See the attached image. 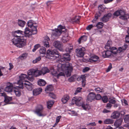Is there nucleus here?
Instances as JSON below:
<instances>
[{
	"instance_id": "4",
	"label": "nucleus",
	"mask_w": 129,
	"mask_h": 129,
	"mask_svg": "<svg viewBox=\"0 0 129 129\" xmlns=\"http://www.w3.org/2000/svg\"><path fill=\"white\" fill-rule=\"evenodd\" d=\"M82 99V98L80 97H74L72 99V102L73 104H75L77 106H81L84 109L86 110L88 105L87 104H85L83 102L81 103L80 102Z\"/></svg>"
},
{
	"instance_id": "26",
	"label": "nucleus",
	"mask_w": 129,
	"mask_h": 129,
	"mask_svg": "<svg viewBox=\"0 0 129 129\" xmlns=\"http://www.w3.org/2000/svg\"><path fill=\"white\" fill-rule=\"evenodd\" d=\"M87 39V36L86 35H84L81 36L79 39L78 42L79 44L81 43V41H86Z\"/></svg>"
},
{
	"instance_id": "13",
	"label": "nucleus",
	"mask_w": 129,
	"mask_h": 129,
	"mask_svg": "<svg viewBox=\"0 0 129 129\" xmlns=\"http://www.w3.org/2000/svg\"><path fill=\"white\" fill-rule=\"evenodd\" d=\"M13 84L10 82L7 83V86L5 88V90L7 92H12L13 90Z\"/></svg>"
},
{
	"instance_id": "44",
	"label": "nucleus",
	"mask_w": 129,
	"mask_h": 129,
	"mask_svg": "<svg viewBox=\"0 0 129 129\" xmlns=\"http://www.w3.org/2000/svg\"><path fill=\"white\" fill-rule=\"evenodd\" d=\"M39 52L40 54L45 55L46 53V49H40Z\"/></svg>"
},
{
	"instance_id": "12",
	"label": "nucleus",
	"mask_w": 129,
	"mask_h": 129,
	"mask_svg": "<svg viewBox=\"0 0 129 129\" xmlns=\"http://www.w3.org/2000/svg\"><path fill=\"white\" fill-rule=\"evenodd\" d=\"M99 59V58L98 56L94 54H91L88 61L91 62H94L98 61Z\"/></svg>"
},
{
	"instance_id": "29",
	"label": "nucleus",
	"mask_w": 129,
	"mask_h": 129,
	"mask_svg": "<svg viewBox=\"0 0 129 129\" xmlns=\"http://www.w3.org/2000/svg\"><path fill=\"white\" fill-rule=\"evenodd\" d=\"M46 83L45 81L41 79H39L38 81V85L40 86H44L46 84Z\"/></svg>"
},
{
	"instance_id": "42",
	"label": "nucleus",
	"mask_w": 129,
	"mask_h": 129,
	"mask_svg": "<svg viewBox=\"0 0 129 129\" xmlns=\"http://www.w3.org/2000/svg\"><path fill=\"white\" fill-rule=\"evenodd\" d=\"M12 100L11 97L6 96L5 97L4 101L5 103H8L9 102Z\"/></svg>"
},
{
	"instance_id": "33",
	"label": "nucleus",
	"mask_w": 129,
	"mask_h": 129,
	"mask_svg": "<svg viewBox=\"0 0 129 129\" xmlns=\"http://www.w3.org/2000/svg\"><path fill=\"white\" fill-rule=\"evenodd\" d=\"M25 22L23 20L18 19V25L21 27H23L25 25Z\"/></svg>"
},
{
	"instance_id": "35",
	"label": "nucleus",
	"mask_w": 129,
	"mask_h": 129,
	"mask_svg": "<svg viewBox=\"0 0 129 129\" xmlns=\"http://www.w3.org/2000/svg\"><path fill=\"white\" fill-rule=\"evenodd\" d=\"M54 103V101L53 100H50L47 102V107L48 108L50 109Z\"/></svg>"
},
{
	"instance_id": "32",
	"label": "nucleus",
	"mask_w": 129,
	"mask_h": 129,
	"mask_svg": "<svg viewBox=\"0 0 129 129\" xmlns=\"http://www.w3.org/2000/svg\"><path fill=\"white\" fill-rule=\"evenodd\" d=\"M45 40H46L47 42H46L45 41L44 42V43H43V45L44 46L46 47L47 48H49V43L48 41L50 40V39L49 37L47 36L45 37Z\"/></svg>"
},
{
	"instance_id": "53",
	"label": "nucleus",
	"mask_w": 129,
	"mask_h": 129,
	"mask_svg": "<svg viewBox=\"0 0 129 129\" xmlns=\"http://www.w3.org/2000/svg\"><path fill=\"white\" fill-rule=\"evenodd\" d=\"M102 56L104 58L108 57L106 51H104L102 53Z\"/></svg>"
},
{
	"instance_id": "14",
	"label": "nucleus",
	"mask_w": 129,
	"mask_h": 129,
	"mask_svg": "<svg viewBox=\"0 0 129 129\" xmlns=\"http://www.w3.org/2000/svg\"><path fill=\"white\" fill-rule=\"evenodd\" d=\"M112 14L109 13L105 15L100 20L103 22H106L108 21L110 18L111 17Z\"/></svg>"
},
{
	"instance_id": "55",
	"label": "nucleus",
	"mask_w": 129,
	"mask_h": 129,
	"mask_svg": "<svg viewBox=\"0 0 129 129\" xmlns=\"http://www.w3.org/2000/svg\"><path fill=\"white\" fill-rule=\"evenodd\" d=\"M125 42L127 43H129V35H126L125 37Z\"/></svg>"
},
{
	"instance_id": "24",
	"label": "nucleus",
	"mask_w": 129,
	"mask_h": 129,
	"mask_svg": "<svg viewBox=\"0 0 129 129\" xmlns=\"http://www.w3.org/2000/svg\"><path fill=\"white\" fill-rule=\"evenodd\" d=\"M49 71L50 70L49 69L45 67H43L41 70L40 71L41 75L42 74L44 75L47 73H49Z\"/></svg>"
},
{
	"instance_id": "30",
	"label": "nucleus",
	"mask_w": 129,
	"mask_h": 129,
	"mask_svg": "<svg viewBox=\"0 0 129 129\" xmlns=\"http://www.w3.org/2000/svg\"><path fill=\"white\" fill-rule=\"evenodd\" d=\"M69 99L68 95H64L61 99V101L63 104H65L68 101Z\"/></svg>"
},
{
	"instance_id": "15",
	"label": "nucleus",
	"mask_w": 129,
	"mask_h": 129,
	"mask_svg": "<svg viewBox=\"0 0 129 129\" xmlns=\"http://www.w3.org/2000/svg\"><path fill=\"white\" fill-rule=\"evenodd\" d=\"M52 30L53 31L52 33V35L56 38H58L62 33L61 31L57 28L52 29Z\"/></svg>"
},
{
	"instance_id": "6",
	"label": "nucleus",
	"mask_w": 129,
	"mask_h": 129,
	"mask_svg": "<svg viewBox=\"0 0 129 129\" xmlns=\"http://www.w3.org/2000/svg\"><path fill=\"white\" fill-rule=\"evenodd\" d=\"M105 8L104 5H100L99 6L98 11L94 15V18L92 21L93 22H95L97 21L99 17L101 16V14L104 11Z\"/></svg>"
},
{
	"instance_id": "62",
	"label": "nucleus",
	"mask_w": 129,
	"mask_h": 129,
	"mask_svg": "<svg viewBox=\"0 0 129 129\" xmlns=\"http://www.w3.org/2000/svg\"><path fill=\"white\" fill-rule=\"evenodd\" d=\"M41 45L40 44H37L34 46V48H38L40 47Z\"/></svg>"
},
{
	"instance_id": "48",
	"label": "nucleus",
	"mask_w": 129,
	"mask_h": 129,
	"mask_svg": "<svg viewBox=\"0 0 129 129\" xmlns=\"http://www.w3.org/2000/svg\"><path fill=\"white\" fill-rule=\"evenodd\" d=\"M94 90L97 93H99L102 92V90L99 87L95 88L94 89Z\"/></svg>"
},
{
	"instance_id": "58",
	"label": "nucleus",
	"mask_w": 129,
	"mask_h": 129,
	"mask_svg": "<svg viewBox=\"0 0 129 129\" xmlns=\"http://www.w3.org/2000/svg\"><path fill=\"white\" fill-rule=\"evenodd\" d=\"M49 95L51 98L53 99H54L55 97L54 94L53 93H50Z\"/></svg>"
},
{
	"instance_id": "60",
	"label": "nucleus",
	"mask_w": 129,
	"mask_h": 129,
	"mask_svg": "<svg viewBox=\"0 0 129 129\" xmlns=\"http://www.w3.org/2000/svg\"><path fill=\"white\" fill-rule=\"evenodd\" d=\"M112 68V64L111 63H110L109 64V65L108 67V68L107 70V72H108L109 71H110Z\"/></svg>"
},
{
	"instance_id": "16",
	"label": "nucleus",
	"mask_w": 129,
	"mask_h": 129,
	"mask_svg": "<svg viewBox=\"0 0 129 129\" xmlns=\"http://www.w3.org/2000/svg\"><path fill=\"white\" fill-rule=\"evenodd\" d=\"M85 49H76V56L78 57H81L83 56L84 55V51Z\"/></svg>"
},
{
	"instance_id": "41",
	"label": "nucleus",
	"mask_w": 129,
	"mask_h": 129,
	"mask_svg": "<svg viewBox=\"0 0 129 129\" xmlns=\"http://www.w3.org/2000/svg\"><path fill=\"white\" fill-rule=\"evenodd\" d=\"M102 99L103 102L104 103H106L108 101L107 96H103L102 98Z\"/></svg>"
},
{
	"instance_id": "5",
	"label": "nucleus",
	"mask_w": 129,
	"mask_h": 129,
	"mask_svg": "<svg viewBox=\"0 0 129 129\" xmlns=\"http://www.w3.org/2000/svg\"><path fill=\"white\" fill-rule=\"evenodd\" d=\"M113 15L116 17L120 16L119 18L123 20H125L127 19L126 12L123 10H117L114 12Z\"/></svg>"
},
{
	"instance_id": "54",
	"label": "nucleus",
	"mask_w": 129,
	"mask_h": 129,
	"mask_svg": "<svg viewBox=\"0 0 129 129\" xmlns=\"http://www.w3.org/2000/svg\"><path fill=\"white\" fill-rule=\"evenodd\" d=\"M61 116H58L56 118V124H57L59 122L60 119L61 118Z\"/></svg>"
},
{
	"instance_id": "49",
	"label": "nucleus",
	"mask_w": 129,
	"mask_h": 129,
	"mask_svg": "<svg viewBox=\"0 0 129 129\" xmlns=\"http://www.w3.org/2000/svg\"><path fill=\"white\" fill-rule=\"evenodd\" d=\"M102 96L99 94H97L96 95H95V99L96 100H100L102 99Z\"/></svg>"
},
{
	"instance_id": "25",
	"label": "nucleus",
	"mask_w": 129,
	"mask_h": 129,
	"mask_svg": "<svg viewBox=\"0 0 129 129\" xmlns=\"http://www.w3.org/2000/svg\"><path fill=\"white\" fill-rule=\"evenodd\" d=\"M81 16H75L73 19L72 22L73 23H79L80 22Z\"/></svg>"
},
{
	"instance_id": "37",
	"label": "nucleus",
	"mask_w": 129,
	"mask_h": 129,
	"mask_svg": "<svg viewBox=\"0 0 129 129\" xmlns=\"http://www.w3.org/2000/svg\"><path fill=\"white\" fill-rule=\"evenodd\" d=\"M37 26H36L35 27L31 28V34H30L35 35L37 33Z\"/></svg>"
},
{
	"instance_id": "20",
	"label": "nucleus",
	"mask_w": 129,
	"mask_h": 129,
	"mask_svg": "<svg viewBox=\"0 0 129 129\" xmlns=\"http://www.w3.org/2000/svg\"><path fill=\"white\" fill-rule=\"evenodd\" d=\"M42 89L41 88H37L34 89L33 90V94L34 96H36L39 95L42 92Z\"/></svg>"
},
{
	"instance_id": "43",
	"label": "nucleus",
	"mask_w": 129,
	"mask_h": 129,
	"mask_svg": "<svg viewBox=\"0 0 129 129\" xmlns=\"http://www.w3.org/2000/svg\"><path fill=\"white\" fill-rule=\"evenodd\" d=\"M124 120V122L125 123L127 124H129V115H126Z\"/></svg>"
},
{
	"instance_id": "51",
	"label": "nucleus",
	"mask_w": 129,
	"mask_h": 129,
	"mask_svg": "<svg viewBox=\"0 0 129 129\" xmlns=\"http://www.w3.org/2000/svg\"><path fill=\"white\" fill-rule=\"evenodd\" d=\"M90 70V68L88 67H86L84 68L82 70L83 72H86Z\"/></svg>"
},
{
	"instance_id": "40",
	"label": "nucleus",
	"mask_w": 129,
	"mask_h": 129,
	"mask_svg": "<svg viewBox=\"0 0 129 129\" xmlns=\"http://www.w3.org/2000/svg\"><path fill=\"white\" fill-rule=\"evenodd\" d=\"M108 101L109 103L112 104H115L116 102L115 98L112 97L109 98Z\"/></svg>"
},
{
	"instance_id": "9",
	"label": "nucleus",
	"mask_w": 129,
	"mask_h": 129,
	"mask_svg": "<svg viewBox=\"0 0 129 129\" xmlns=\"http://www.w3.org/2000/svg\"><path fill=\"white\" fill-rule=\"evenodd\" d=\"M28 75L27 76L26 74H22L19 76V80L18 81V83L19 85H22V83H25L27 82L26 79H28L30 80V79L28 78Z\"/></svg>"
},
{
	"instance_id": "23",
	"label": "nucleus",
	"mask_w": 129,
	"mask_h": 129,
	"mask_svg": "<svg viewBox=\"0 0 129 129\" xmlns=\"http://www.w3.org/2000/svg\"><path fill=\"white\" fill-rule=\"evenodd\" d=\"M122 121L123 119L121 118L117 120L114 123L115 126L117 127H118L121 125Z\"/></svg>"
},
{
	"instance_id": "50",
	"label": "nucleus",
	"mask_w": 129,
	"mask_h": 129,
	"mask_svg": "<svg viewBox=\"0 0 129 129\" xmlns=\"http://www.w3.org/2000/svg\"><path fill=\"white\" fill-rule=\"evenodd\" d=\"M69 40V39L65 37H63L62 39V42L64 43L66 42L67 41H68Z\"/></svg>"
},
{
	"instance_id": "59",
	"label": "nucleus",
	"mask_w": 129,
	"mask_h": 129,
	"mask_svg": "<svg viewBox=\"0 0 129 129\" xmlns=\"http://www.w3.org/2000/svg\"><path fill=\"white\" fill-rule=\"evenodd\" d=\"M112 106V105L110 103H108L107 104L106 107L107 108V109H109Z\"/></svg>"
},
{
	"instance_id": "27",
	"label": "nucleus",
	"mask_w": 129,
	"mask_h": 129,
	"mask_svg": "<svg viewBox=\"0 0 129 129\" xmlns=\"http://www.w3.org/2000/svg\"><path fill=\"white\" fill-rule=\"evenodd\" d=\"M65 28L66 27L65 26H62L61 25H60L58 26V28L57 29L60 31L61 33L63 32L65 33L66 32V29Z\"/></svg>"
},
{
	"instance_id": "38",
	"label": "nucleus",
	"mask_w": 129,
	"mask_h": 129,
	"mask_svg": "<svg viewBox=\"0 0 129 129\" xmlns=\"http://www.w3.org/2000/svg\"><path fill=\"white\" fill-rule=\"evenodd\" d=\"M104 25V24L101 22H99L95 26L97 27L98 29H101L103 28Z\"/></svg>"
},
{
	"instance_id": "63",
	"label": "nucleus",
	"mask_w": 129,
	"mask_h": 129,
	"mask_svg": "<svg viewBox=\"0 0 129 129\" xmlns=\"http://www.w3.org/2000/svg\"><path fill=\"white\" fill-rule=\"evenodd\" d=\"M9 64L10 67L9 69V70H10L13 68V66L11 63H9Z\"/></svg>"
},
{
	"instance_id": "45",
	"label": "nucleus",
	"mask_w": 129,
	"mask_h": 129,
	"mask_svg": "<svg viewBox=\"0 0 129 129\" xmlns=\"http://www.w3.org/2000/svg\"><path fill=\"white\" fill-rule=\"evenodd\" d=\"M41 59V57L40 56L36 58L35 59L33 60V62L34 63H36L40 60Z\"/></svg>"
},
{
	"instance_id": "61",
	"label": "nucleus",
	"mask_w": 129,
	"mask_h": 129,
	"mask_svg": "<svg viewBox=\"0 0 129 129\" xmlns=\"http://www.w3.org/2000/svg\"><path fill=\"white\" fill-rule=\"evenodd\" d=\"M113 0H104V2L105 4H107L112 2Z\"/></svg>"
},
{
	"instance_id": "11",
	"label": "nucleus",
	"mask_w": 129,
	"mask_h": 129,
	"mask_svg": "<svg viewBox=\"0 0 129 129\" xmlns=\"http://www.w3.org/2000/svg\"><path fill=\"white\" fill-rule=\"evenodd\" d=\"M22 85L23 87L25 86L27 89L29 90H32L33 87V85L31 83L29 82H26L25 83H22Z\"/></svg>"
},
{
	"instance_id": "7",
	"label": "nucleus",
	"mask_w": 129,
	"mask_h": 129,
	"mask_svg": "<svg viewBox=\"0 0 129 129\" xmlns=\"http://www.w3.org/2000/svg\"><path fill=\"white\" fill-rule=\"evenodd\" d=\"M109 51H106L108 57L113 56V54H115L117 53H119L123 51V50H125L126 49H110Z\"/></svg>"
},
{
	"instance_id": "8",
	"label": "nucleus",
	"mask_w": 129,
	"mask_h": 129,
	"mask_svg": "<svg viewBox=\"0 0 129 129\" xmlns=\"http://www.w3.org/2000/svg\"><path fill=\"white\" fill-rule=\"evenodd\" d=\"M43 109L42 106L41 105H39L36 109L35 112L39 116H44L47 115V114L43 110Z\"/></svg>"
},
{
	"instance_id": "64",
	"label": "nucleus",
	"mask_w": 129,
	"mask_h": 129,
	"mask_svg": "<svg viewBox=\"0 0 129 129\" xmlns=\"http://www.w3.org/2000/svg\"><path fill=\"white\" fill-rule=\"evenodd\" d=\"M110 112V111L106 109H104L103 111V112L104 113H108Z\"/></svg>"
},
{
	"instance_id": "56",
	"label": "nucleus",
	"mask_w": 129,
	"mask_h": 129,
	"mask_svg": "<svg viewBox=\"0 0 129 129\" xmlns=\"http://www.w3.org/2000/svg\"><path fill=\"white\" fill-rule=\"evenodd\" d=\"M96 125V124L95 122H93L88 123L87 124V125L89 126H94L95 125Z\"/></svg>"
},
{
	"instance_id": "18",
	"label": "nucleus",
	"mask_w": 129,
	"mask_h": 129,
	"mask_svg": "<svg viewBox=\"0 0 129 129\" xmlns=\"http://www.w3.org/2000/svg\"><path fill=\"white\" fill-rule=\"evenodd\" d=\"M95 94L93 92H91L88 95L87 100L91 102L92 100L95 99Z\"/></svg>"
},
{
	"instance_id": "1",
	"label": "nucleus",
	"mask_w": 129,
	"mask_h": 129,
	"mask_svg": "<svg viewBox=\"0 0 129 129\" xmlns=\"http://www.w3.org/2000/svg\"><path fill=\"white\" fill-rule=\"evenodd\" d=\"M73 49H66L67 53L63 54V56L61 57L59 52L56 50H52L50 49L47 50L46 52V58L48 59L54 60L60 58L59 61L66 63L63 64H60V68L58 67V70L62 71L65 73L67 77H69L71 75V72L73 70V68L71 64L68 62L71 59L69 53Z\"/></svg>"
},
{
	"instance_id": "19",
	"label": "nucleus",
	"mask_w": 129,
	"mask_h": 129,
	"mask_svg": "<svg viewBox=\"0 0 129 129\" xmlns=\"http://www.w3.org/2000/svg\"><path fill=\"white\" fill-rule=\"evenodd\" d=\"M58 67H59V68H60V66L59 65V66H58L57 70H58V71H62L63 72V71H62L58 70V69H59ZM63 72L64 73L61 72H60L58 74H57V72L56 71L55 72V73H54V74L52 73V75H53V76H57V78H59V77L60 76H64L65 74L66 75V74L63 71Z\"/></svg>"
},
{
	"instance_id": "39",
	"label": "nucleus",
	"mask_w": 129,
	"mask_h": 129,
	"mask_svg": "<svg viewBox=\"0 0 129 129\" xmlns=\"http://www.w3.org/2000/svg\"><path fill=\"white\" fill-rule=\"evenodd\" d=\"M53 89V86L52 85L47 86L45 88V90L46 91H52Z\"/></svg>"
},
{
	"instance_id": "34",
	"label": "nucleus",
	"mask_w": 129,
	"mask_h": 129,
	"mask_svg": "<svg viewBox=\"0 0 129 129\" xmlns=\"http://www.w3.org/2000/svg\"><path fill=\"white\" fill-rule=\"evenodd\" d=\"M104 122L105 124H112L114 122V120L112 119H108L105 120Z\"/></svg>"
},
{
	"instance_id": "10",
	"label": "nucleus",
	"mask_w": 129,
	"mask_h": 129,
	"mask_svg": "<svg viewBox=\"0 0 129 129\" xmlns=\"http://www.w3.org/2000/svg\"><path fill=\"white\" fill-rule=\"evenodd\" d=\"M23 87L21 85L19 86H16L14 89V91L17 96H19L21 95V90L20 89H23Z\"/></svg>"
},
{
	"instance_id": "3",
	"label": "nucleus",
	"mask_w": 129,
	"mask_h": 129,
	"mask_svg": "<svg viewBox=\"0 0 129 129\" xmlns=\"http://www.w3.org/2000/svg\"><path fill=\"white\" fill-rule=\"evenodd\" d=\"M40 71L38 69H32L29 70L27 72L28 78L30 81L32 82L34 80V77H37L41 75Z\"/></svg>"
},
{
	"instance_id": "17",
	"label": "nucleus",
	"mask_w": 129,
	"mask_h": 129,
	"mask_svg": "<svg viewBox=\"0 0 129 129\" xmlns=\"http://www.w3.org/2000/svg\"><path fill=\"white\" fill-rule=\"evenodd\" d=\"M53 45L56 48H60L63 46L62 43L58 41H54Z\"/></svg>"
},
{
	"instance_id": "47",
	"label": "nucleus",
	"mask_w": 129,
	"mask_h": 129,
	"mask_svg": "<svg viewBox=\"0 0 129 129\" xmlns=\"http://www.w3.org/2000/svg\"><path fill=\"white\" fill-rule=\"evenodd\" d=\"M75 77L76 76L75 75H73L69 79V81L70 82L74 81L75 80Z\"/></svg>"
},
{
	"instance_id": "31",
	"label": "nucleus",
	"mask_w": 129,
	"mask_h": 129,
	"mask_svg": "<svg viewBox=\"0 0 129 129\" xmlns=\"http://www.w3.org/2000/svg\"><path fill=\"white\" fill-rule=\"evenodd\" d=\"M27 24L28 26L30 27L31 28L35 26L33 25L34 24V21L32 20H29L27 22Z\"/></svg>"
},
{
	"instance_id": "22",
	"label": "nucleus",
	"mask_w": 129,
	"mask_h": 129,
	"mask_svg": "<svg viewBox=\"0 0 129 129\" xmlns=\"http://www.w3.org/2000/svg\"><path fill=\"white\" fill-rule=\"evenodd\" d=\"M120 116V112L116 111L114 112L112 114L111 117L112 118L115 119L119 118Z\"/></svg>"
},
{
	"instance_id": "2",
	"label": "nucleus",
	"mask_w": 129,
	"mask_h": 129,
	"mask_svg": "<svg viewBox=\"0 0 129 129\" xmlns=\"http://www.w3.org/2000/svg\"><path fill=\"white\" fill-rule=\"evenodd\" d=\"M14 38L12 40L13 44L17 47L22 48L26 45V40L23 38V32L20 30L12 32Z\"/></svg>"
},
{
	"instance_id": "52",
	"label": "nucleus",
	"mask_w": 129,
	"mask_h": 129,
	"mask_svg": "<svg viewBox=\"0 0 129 129\" xmlns=\"http://www.w3.org/2000/svg\"><path fill=\"white\" fill-rule=\"evenodd\" d=\"M95 26L94 25H93L92 24H90L86 28V29L88 30H90L93 27Z\"/></svg>"
},
{
	"instance_id": "21",
	"label": "nucleus",
	"mask_w": 129,
	"mask_h": 129,
	"mask_svg": "<svg viewBox=\"0 0 129 129\" xmlns=\"http://www.w3.org/2000/svg\"><path fill=\"white\" fill-rule=\"evenodd\" d=\"M30 30L28 27H26L25 29V31L23 32L24 35L26 37L30 38V37L32 34H29Z\"/></svg>"
},
{
	"instance_id": "46",
	"label": "nucleus",
	"mask_w": 129,
	"mask_h": 129,
	"mask_svg": "<svg viewBox=\"0 0 129 129\" xmlns=\"http://www.w3.org/2000/svg\"><path fill=\"white\" fill-rule=\"evenodd\" d=\"M82 89V88L78 87L77 88L76 90L75 91V92L74 93V94L75 95L76 94L80 92L81 90Z\"/></svg>"
},
{
	"instance_id": "28",
	"label": "nucleus",
	"mask_w": 129,
	"mask_h": 129,
	"mask_svg": "<svg viewBox=\"0 0 129 129\" xmlns=\"http://www.w3.org/2000/svg\"><path fill=\"white\" fill-rule=\"evenodd\" d=\"M112 43L110 41L108 40L105 45V48H108L107 47H108L109 48H117L115 47H111Z\"/></svg>"
},
{
	"instance_id": "36",
	"label": "nucleus",
	"mask_w": 129,
	"mask_h": 129,
	"mask_svg": "<svg viewBox=\"0 0 129 129\" xmlns=\"http://www.w3.org/2000/svg\"><path fill=\"white\" fill-rule=\"evenodd\" d=\"M28 55V54L26 53H24L21 55L19 56L18 57L19 59H20L21 60L26 59Z\"/></svg>"
},
{
	"instance_id": "57",
	"label": "nucleus",
	"mask_w": 129,
	"mask_h": 129,
	"mask_svg": "<svg viewBox=\"0 0 129 129\" xmlns=\"http://www.w3.org/2000/svg\"><path fill=\"white\" fill-rule=\"evenodd\" d=\"M86 76L85 75H81L80 77L82 79V81H86Z\"/></svg>"
}]
</instances>
